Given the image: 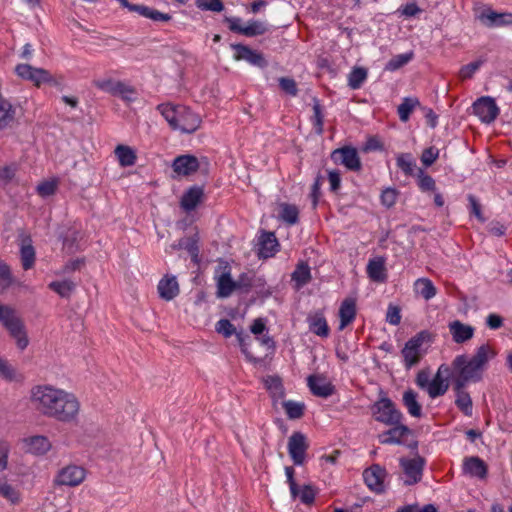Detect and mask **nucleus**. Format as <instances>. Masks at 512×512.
<instances>
[{
    "mask_svg": "<svg viewBox=\"0 0 512 512\" xmlns=\"http://www.w3.org/2000/svg\"><path fill=\"white\" fill-rule=\"evenodd\" d=\"M114 153L121 167L133 166L136 163V151L128 145H117Z\"/></svg>",
    "mask_w": 512,
    "mask_h": 512,
    "instance_id": "33",
    "label": "nucleus"
},
{
    "mask_svg": "<svg viewBox=\"0 0 512 512\" xmlns=\"http://www.w3.org/2000/svg\"><path fill=\"white\" fill-rule=\"evenodd\" d=\"M412 58L413 52L395 55L387 62L385 70L396 71L410 62Z\"/></svg>",
    "mask_w": 512,
    "mask_h": 512,
    "instance_id": "48",
    "label": "nucleus"
},
{
    "mask_svg": "<svg viewBox=\"0 0 512 512\" xmlns=\"http://www.w3.org/2000/svg\"><path fill=\"white\" fill-rule=\"evenodd\" d=\"M392 427L379 434V442L383 445H404L407 448H416L418 443L415 440V433L402 421L399 424L391 425Z\"/></svg>",
    "mask_w": 512,
    "mask_h": 512,
    "instance_id": "6",
    "label": "nucleus"
},
{
    "mask_svg": "<svg viewBox=\"0 0 512 512\" xmlns=\"http://www.w3.org/2000/svg\"><path fill=\"white\" fill-rule=\"evenodd\" d=\"M135 10L136 13H138L142 17L150 19L154 22L167 23L172 20L171 14L163 13L157 9H154L146 5H143L142 7H136Z\"/></svg>",
    "mask_w": 512,
    "mask_h": 512,
    "instance_id": "36",
    "label": "nucleus"
},
{
    "mask_svg": "<svg viewBox=\"0 0 512 512\" xmlns=\"http://www.w3.org/2000/svg\"><path fill=\"white\" fill-rule=\"evenodd\" d=\"M430 337L429 332L421 331L406 342L402 349V356L404 358L406 368L409 369L418 364L421 357L420 347L425 341H429Z\"/></svg>",
    "mask_w": 512,
    "mask_h": 512,
    "instance_id": "9",
    "label": "nucleus"
},
{
    "mask_svg": "<svg viewBox=\"0 0 512 512\" xmlns=\"http://www.w3.org/2000/svg\"><path fill=\"white\" fill-rule=\"evenodd\" d=\"M419 105L416 98H404L402 103L398 106V115L402 122L408 121L414 108Z\"/></svg>",
    "mask_w": 512,
    "mask_h": 512,
    "instance_id": "47",
    "label": "nucleus"
},
{
    "mask_svg": "<svg viewBox=\"0 0 512 512\" xmlns=\"http://www.w3.org/2000/svg\"><path fill=\"white\" fill-rule=\"evenodd\" d=\"M215 330L228 338L236 333L234 325L228 319H221L215 325Z\"/></svg>",
    "mask_w": 512,
    "mask_h": 512,
    "instance_id": "59",
    "label": "nucleus"
},
{
    "mask_svg": "<svg viewBox=\"0 0 512 512\" xmlns=\"http://www.w3.org/2000/svg\"><path fill=\"white\" fill-rule=\"evenodd\" d=\"M397 166L408 176L413 175L416 163L410 154H400L397 157Z\"/></svg>",
    "mask_w": 512,
    "mask_h": 512,
    "instance_id": "52",
    "label": "nucleus"
},
{
    "mask_svg": "<svg viewBox=\"0 0 512 512\" xmlns=\"http://www.w3.org/2000/svg\"><path fill=\"white\" fill-rule=\"evenodd\" d=\"M225 22L229 24L231 31L247 37L263 35L268 31L267 24L258 20L249 21L246 26L241 25V19L237 17H226Z\"/></svg>",
    "mask_w": 512,
    "mask_h": 512,
    "instance_id": "12",
    "label": "nucleus"
},
{
    "mask_svg": "<svg viewBox=\"0 0 512 512\" xmlns=\"http://www.w3.org/2000/svg\"><path fill=\"white\" fill-rule=\"evenodd\" d=\"M13 281L9 266L0 259V293L5 292L13 284Z\"/></svg>",
    "mask_w": 512,
    "mask_h": 512,
    "instance_id": "50",
    "label": "nucleus"
},
{
    "mask_svg": "<svg viewBox=\"0 0 512 512\" xmlns=\"http://www.w3.org/2000/svg\"><path fill=\"white\" fill-rule=\"evenodd\" d=\"M180 107H182V105H172L170 103L159 104L157 106V110L165 118L172 129L177 120V115H179Z\"/></svg>",
    "mask_w": 512,
    "mask_h": 512,
    "instance_id": "42",
    "label": "nucleus"
},
{
    "mask_svg": "<svg viewBox=\"0 0 512 512\" xmlns=\"http://www.w3.org/2000/svg\"><path fill=\"white\" fill-rule=\"evenodd\" d=\"M15 118V110L11 103L0 96V130L10 126Z\"/></svg>",
    "mask_w": 512,
    "mask_h": 512,
    "instance_id": "38",
    "label": "nucleus"
},
{
    "mask_svg": "<svg viewBox=\"0 0 512 512\" xmlns=\"http://www.w3.org/2000/svg\"><path fill=\"white\" fill-rule=\"evenodd\" d=\"M313 112H314V115L312 118L313 125H314L316 133L320 135L323 133L324 119H323L321 106L317 99H314Z\"/></svg>",
    "mask_w": 512,
    "mask_h": 512,
    "instance_id": "55",
    "label": "nucleus"
},
{
    "mask_svg": "<svg viewBox=\"0 0 512 512\" xmlns=\"http://www.w3.org/2000/svg\"><path fill=\"white\" fill-rule=\"evenodd\" d=\"M280 403L289 419H300L303 416L305 410V404L303 402L283 400Z\"/></svg>",
    "mask_w": 512,
    "mask_h": 512,
    "instance_id": "41",
    "label": "nucleus"
},
{
    "mask_svg": "<svg viewBox=\"0 0 512 512\" xmlns=\"http://www.w3.org/2000/svg\"><path fill=\"white\" fill-rule=\"evenodd\" d=\"M414 291L423 297L425 300L432 299L436 293L437 289L434 286L433 282L428 278H419L414 282Z\"/></svg>",
    "mask_w": 512,
    "mask_h": 512,
    "instance_id": "37",
    "label": "nucleus"
},
{
    "mask_svg": "<svg viewBox=\"0 0 512 512\" xmlns=\"http://www.w3.org/2000/svg\"><path fill=\"white\" fill-rule=\"evenodd\" d=\"M120 81L113 79H98L93 81V85L98 89L107 92L111 95H116V89Z\"/></svg>",
    "mask_w": 512,
    "mask_h": 512,
    "instance_id": "56",
    "label": "nucleus"
},
{
    "mask_svg": "<svg viewBox=\"0 0 512 512\" xmlns=\"http://www.w3.org/2000/svg\"><path fill=\"white\" fill-rule=\"evenodd\" d=\"M26 448H51L52 444L47 437L43 435H31L21 439L20 443Z\"/></svg>",
    "mask_w": 512,
    "mask_h": 512,
    "instance_id": "44",
    "label": "nucleus"
},
{
    "mask_svg": "<svg viewBox=\"0 0 512 512\" xmlns=\"http://www.w3.org/2000/svg\"><path fill=\"white\" fill-rule=\"evenodd\" d=\"M280 212L279 218L288 225H294L299 219V210L297 206L288 203H281L279 205Z\"/></svg>",
    "mask_w": 512,
    "mask_h": 512,
    "instance_id": "39",
    "label": "nucleus"
},
{
    "mask_svg": "<svg viewBox=\"0 0 512 512\" xmlns=\"http://www.w3.org/2000/svg\"><path fill=\"white\" fill-rule=\"evenodd\" d=\"M370 410L373 419L385 425L399 424L403 420L402 412L382 390L379 399L371 405Z\"/></svg>",
    "mask_w": 512,
    "mask_h": 512,
    "instance_id": "3",
    "label": "nucleus"
},
{
    "mask_svg": "<svg viewBox=\"0 0 512 512\" xmlns=\"http://www.w3.org/2000/svg\"><path fill=\"white\" fill-rule=\"evenodd\" d=\"M473 113L479 117V119L483 123H491L493 122L498 114H499V108L495 102V100L492 97L489 96H483L477 99L473 103Z\"/></svg>",
    "mask_w": 512,
    "mask_h": 512,
    "instance_id": "14",
    "label": "nucleus"
},
{
    "mask_svg": "<svg viewBox=\"0 0 512 512\" xmlns=\"http://www.w3.org/2000/svg\"><path fill=\"white\" fill-rule=\"evenodd\" d=\"M308 386L313 395L327 398L334 393V386L323 376L310 375L307 378Z\"/></svg>",
    "mask_w": 512,
    "mask_h": 512,
    "instance_id": "21",
    "label": "nucleus"
},
{
    "mask_svg": "<svg viewBox=\"0 0 512 512\" xmlns=\"http://www.w3.org/2000/svg\"><path fill=\"white\" fill-rule=\"evenodd\" d=\"M462 470L465 475L479 480H486L488 476V465L477 456L464 458Z\"/></svg>",
    "mask_w": 512,
    "mask_h": 512,
    "instance_id": "18",
    "label": "nucleus"
},
{
    "mask_svg": "<svg viewBox=\"0 0 512 512\" xmlns=\"http://www.w3.org/2000/svg\"><path fill=\"white\" fill-rule=\"evenodd\" d=\"M158 292L162 299L170 301L179 294V285L176 277H164L159 281Z\"/></svg>",
    "mask_w": 512,
    "mask_h": 512,
    "instance_id": "29",
    "label": "nucleus"
},
{
    "mask_svg": "<svg viewBox=\"0 0 512 512\" xmlns=\"http://www.w3.org/2000/svg\"><path fill=\"white\" fill-rule=\"evenodd\" d=\"M200 124V116L191 109L182 106L180 107L179 115H177L173 129L180 130L183 133H193L200 127Z\"/></svg>",
    "mask_w": 512,
    "mask_h": 512,
    "instance_id": "15",
    "label": "nucleus"
},
{
    "mask_svg": "<svg viewBox=\"0 0 512 512\" xmlns=\"http://www.w3.org/2000/svg\"><path fill=\"white\" fill-rule=\"evenodd\" d=\"M61 390L52 385H36L30 390V403L41 415L49 417Z\"/></svg>",
    "mask_w": 512,
    "mask_h": 512,
    "instance_id": "4",
    "label": "nucleus"
},
{
    "mask_svg": "<svg viewBox=\"0 0 512 512\" xmlns=\"http://www.w3.org/2000/svg\"><path fill=\"white\" fill-rule=\"evenodd\" d=\"M57 184L55 181H45L37 186V192L42 197H48L56 192Z\"/></svg>",
    "mask_w": 512,
    "mask_h": 512,
    "instance_id": "63",
    "label": "nucleus"
},
{
    "mask_svg": "<svg viewBox=\"0 0 512 512\" xmlns=\"http://www.w3.org/2000/svg\"><path fill=\"white\" fill-rule=\"evenodd\" d=\"M231 48L235 51L234 59L236 61L244 60L249 64L264 68L267 66V61L265 60L262 53L251 49L249 46L244 44H231Z\"/></svg>",
    "mask_w": 512,
    "mask_h": 512,
    "instance_id": "16",
    "label": "nucleus"
},
{
    "mask_svg": "<svg viewBox=\"0 0 512 512\" xmlns=\"http://www.w3.org/2000/svg\"><path fill=\"white\" fill-rule=\"evenodd\" d=\"M76 283L70 279L52 281L48 288L57 293L60 297L69 299L76 289Z\"/></svg>",
    "mask_w": 512,
    "mask_h": 512,
    "instance_id": "35",
    "label": "nucleus"
},
{
    "mask_svg": "<svg viewBox=\"0 0 512 512\" xmlns=\"http://www.w3.org/2000/svg\"><path fill=\"white\" fill-rule=\"evenodd\" d=\"M402 403L410 416L414 418L422 417V405L418 401V394L414 390L408 389L403 393Z\"/></svg>",
    "mask_w": 512,
    "mask_h": 512,
    "instance_id": "30",
    "label": "nucleus"
},
{
    "mask_svg": "<svg viewBox=\"0 0 512 512\" xmlns=\"http://www.w3.org/2000/svg\"><path fill=\"white\" fill-rule=\"evenodd\" d=\"M263 383L265 388L269 392V395L272 398L274 405L284 400L285 388L283 385L282 378L280 376L268 375L263 379Z\"/></svg>",
    "mask_w": 512,
    "mask_h": 512,
    "instance_id": "22",
    "label": "nucleus"
},
{
    "mask_svg": "<svg viewBox=\"0 0 512 512\" xmlns=\"http://www.w3.org/2000/svg\"><path fill=\"white\" fill-rule=\"evenodd\" d=\"M425 459L418 454H413L400 459V467L405 485H414L421 481Z\"/></svg>",
    "mask_w": 512,
    "mask_h": 512,
    "instance_id": "8",
    "label": "nucleus"
},
{
    "mask_svg": "<svg viewBox=\"0 0 512 512\" xmlns=\"http://www.w3.org/2000/svg\"><path fill=\"white\" fill-rule=\"evenodd\" d=\"M496 356V351L489 345L483 344L479 346L475 354L469 360L481 371L483 374L488 362Z\"/></svg>",
    "mask_w": 512,
    "mask_h": 512,
    "instance_id": "24",
    "label": "nucleus"
},
{
    "mask_svg": "<svg viewBox=\"0 0 512 512\" xmlns=\"http://www.w3.org/2000/svg\"><path fill=\"white\" fill-rule=\"evenodd\" d=\"M480 20L488 27H499L512 24V13H497L487 10L481 13Z\"/></svg>",
    "mask_w": 512,
    "mask_h": 512,
    "instance_id": "27",
    "label": "nucleus"
},
{
    "mask_svg": "<svg viewBox=\"0 0 512 512\" xmlns=\"http://www.w3.org/2000/svg\"><path fill=\"white\" fill-rule=\"evenodd\" d=\"M385 477L386 470L378 464H374L363 471V480L365 484L370 490L376 493L384 491Z\"/></svg>",
    "mask_w": 512,
    "mask_h": 512,
    "instance_id": "17",
    "label": "nucleus"
},
{
    "mask_svg": "<svg viewBox=\"0 0 512 512\" xmlns=\"http://www.w3.org/2000/svg\"><path fill=\"white\" fill-rule=\"evenodd\" d=\"M309 330L317 336L327 338L330 329L322 312H315L307 317Z\"/></svg>",
    "mask_w": 512,
    "mask_h": 512,
    "instance_id": "28",
    "label": "nucleus"
},
{
    "mask_svg": "<svg viewBox=\"0 0 512 512\" xmlns=\"http://www.w3.org/2000/svg\"><path fill=\"white\" fill-rule=\"evenodd\" d=\"M308 446L306 436L301 432H294L289 438L287 448H307Z\"/></svg>",
    "mask_w": 512,
    "mask_h": 512,
    "instance_id": "61",
    "label": "nucleus"
},
{
    "mask_svg": "<svg viewBox=\"0 0 512 512\" xmlns=\"http://www.w3.org/2000/svg\"><path fill=\"white\" fill-rule=\"evenodd\" d=\"M21 263L24 270L31 269L35 262V250L31 244H23L20 250Z\"/></svg>",
    "mask_w": 512,
    "mask_h": 512,
    "instance_id": "49",
    "label": "nucleus"
},
{
    "mask_svg": "<svg viewBox=\"0 0 512 512\" xmlns=\"http://www.w3.org/2000/svg\"><path fill=\"white\" fill-rule=\"evenodd\" d=\"M135 94H136V91H135V89L132 86L127 85L124 82L120 81L118 86H117L116 95L115 96H119L123 100L131 102V101L134 100V95Z\"/></svg>",
    "mask_w": 512,
    "mask_h": 512,
    "instance_id": "58",
    "label": "nucleus"
},
{
    "mask_svg": "<svg viewBox=\"0 0 512 512\" xmlns=\"http://www.w3.org/2000/svg\"><path fill=\"white\" fill-rule=\"evenodd\" d=\"M15 73L20 78L31 81L37 87H40L42 84L61 85V82L51 75L48 70L35 68L29 64H18L15 67Z\"/></svg>",
    "mask_w": 512,
    "mask_h": 512,
    "instance_id": "7",
    "label": "nucleus"
},
{
    "mask_svg": "<svg viewBox=\"0 0 512 512\" xmlns=\"http://www.w3.org/2000/svg\"><path fill=\"white\" fill-rule=\"evenodd\" d=\"M86 478V471L83 467L68 465L62 468L53 480L56 486L76 487Z\"/></svg>",
    "mask_w": 512,
    "mask_h": 512,
    "instance_id": "11",
    "label": "nucleus"
},
{
    "mask_svg": "<svg viewBox=\"0 0 512 512\" xmlns=\"http://www.w3.org/2000/svg\"><path fill=\"white\" fill-rule=\"evenodd\" d=\"M236 291L235 280L232 278L230 270L224 271L217 278V297L228 298Z\"/></svg>",
    "mask_w": 512,
    "mask_h": 512,
    "instance_id": "31",
    "label": "nucleus"
},
{
    "mask_svg": "<svg viewBox=\"0 0 512 512\" xmlns=\"http://www.w3.org/2000/svg\"><path fill=\"white\" fill-rule=\"evenodd\" d=\"M449 379L452 381L449 365L441 364L433 379H430V384L427 391L428 395L431 398L444 395L449 388Z\"/></svg>",
    "mask_w": 512,
    "mask_h": 512,
    "instance_id": "13",
    "label": "nucleus"
},
{
    "mask_svg": "<svg viewBox=\"0 0 512 512\" xmlns=\"http://www.w3.org/2000/svg\"><path fill=\"white\" fill-rule=\"evenodd\" d=\"M279 243L274 232H262L259 238V256L269 258L278 251Z\"/></svg>",
    "mask_w": 512,
    "mask_h": 512,
    "instance_id": "25",
    "label": "nucleus"
},
{
    "mask_svg": "<svg viewBox=\"0 0 512 512\" xmlns=\"http://www.w3.org/2000/svg\"><path fill=\"white\" fill-rule=\"evenodd\" d=\"M454 389L465 388L468 383L480 382L483 374L467 355H457L449 365Z\"/></svg>",
    "mask_w": 512,
    "mask_h": 512,
    "instance_id": "1",
    "label": "nucleus"
},
{
    "mask_svg": "<svg viewBox=\"0 0 512 512\" xmlns=\"http://www.w3.org/2000/svg\"><path fill=\"white\" fill-rule=\"evenodd\" d=\"M203 197V187L194 185L183 194L180 205L186 212L193 211L202 202Z\"/></svg>",
    "mask_w": 512,
    "mask_h": 512,
    "instance_id": "23",
    "label": "nucleus"
},
{
    "mask_svg": "<svg viewBox=\"0 0 512 512\" xmlns=\"http://www.w3.org/2000/svg\"><path fill=\"white\" fill-rule=\"evenodd\" d=\"M199 240H200V237H199V234L198 232H195L193 235L191 236H186V237H183L181 239H179L178 243L177 244H174L172 245V247L174 249H184L186 250L192 260L195 262V263H198L199 261Z\"/></svg>",
    "mask_w": 512,
    "mask_h": 512,
    "instance_id": "26",
    "label": "nucleus"
},
{
    "mask_svg": "<svg viewBox=\"0 0 512 512\" xmlns=\"http://www.w3.org/2000/svg\"><path fill=\"white\" fill-rule=\"evenodd\" d=\"M456 392V406L466 415H472V399L468 392L465 391V388L454 389Z\"/></svg>",
    "mask_w": 512,
    "mask_h": 512,
    "instance_id": "40",
    "label": "nucleus"
},
{
    "mask_svg": "<svg viewBox=\"0 0 512 512\" xmlns=\"http://www.w3.org/2000/svg\"><path fill=\"white\" fill-rule=\"evenodd\" d=\"M439 151L435 147L426 148L421 156L422 163L428 167L431 166L438 158Z\"/></svg>",
    "mask_w": 512,
    "mask_h": 512,
    "instance_id": "64",
    "label": "nucleus"
},
{
    "mask_svg": "<svg viewBox=\"0 0 512 512\" xmlns=\"http://www.w3.org/2000/svg\"><path fill=\"white\" fill-rule=\"evenodd\" d=\"M448 329L453 342L456 344H463L468 342L474 337L475 333V328L473 326L465 324L460 320L449 322Z\"/></svg>",
    "mask_w": 512,
    "mask_h": 512,
    "instance_id": "19",
    "label": "nucleus"
},
{
    "mask_svg": "<svg viewBox=\"0 0 512 512\" xmlns=\"http://www.w3.org/2000/svg\"><path fill=\"white\" fill-rule=\"evenodd\" d=\"M331 160L337 165H343L350 171H360L362 163L357 149L351 146H344L335 149L331 153Z\"/></svg>",
    "mask_w": 512,
    "mask_h": 512,
    "instance_id": "10",
    "label": "nucleus"
},
{
    "mask_svg": "<svg viewBox=\"0 0 512 512\" xmlns=\"http://www.w3.org/2000/svg\"><path fill=\"white\" fill-rule=\"evenodd\" d=\"M484 62V59H478L467 65L462 66L459 71V78L463 81L471 79L474 76V74L480 69V67L484 64Z\"/></svg>",
    "mask_w": 512,
    "mask_h": 512,
    "instance_id": "51",
    "label": "nucleus"
},
{
    "mask_svg": "<svg viewBox=\"0 0 512 512\" xmlns=\"http://www.w3.org/2000/svg\"><path fill=\"white\" fill-rule=\"evenodd\" d=\"M356 316V305L352 299H345L339 309L340 326L339 329H344L349 325Z\"/></svg>",
    "mask_w": 512,
    "mask_h": 512,
    "instance_id": "34",
    "label": "nucleus"
},
{
    "mask_svg": "<svg viewBox=\"0 0 512 512\" xmlns=\"http://www.w3.org/2000/svg\"><path fill=\"white\" fill-rule=\"evenodd\" d=\"M398 198V192L396 189L393 188H387L382 191L380 199L382 205H384L387 208H391L395 205Z\"/></svg>",
    "mask_w": 512,
    "mask_h": 512,
    "instance_id": "60",
    "label": "nucleus"
},
{
    "mask_svg": "<svg viewBox=\"0 0 512 512\" xmlns=\"http://www.w3.org/2000/svg\"><path fill=\"white\" fill-rule=\"evenodd\" d=\"M367 274L369 278L374 282H386L387 273L383 258H375L370 260L367 265Z\"/></svg>",
    "mask_w": 512,
    "mask_h": 512,
    "instance_id": "32",
    "label": "nucleus"
},
{
    "mask_svg": "<svg viewBox=\"0 0 512 512\" xmlns=\"http://www.w3.org/2000/svg\"><path fill=\"white\" fill-rule=\"evenodd\" d=\"M172 168L178 175L188 176L199 169V161L193 155H180L174 159Z\"/></svg>",
    "mask_w": 512,
    "mask_h": 512,
    "instance_id": "20",
    "label": "nucleus"
},
{
    "mask_svg": "<svg viewBox=\"0 0 512 512\" xmlns=\"http://www.w3.org/2000/svg\"><path fill=\"white\" fill-rule=\"evenodd\" d=\"M253 286H254L253 277L249 276L246 273H242L241 275H239L237 280H235L236 291L248 293Z\"/></svg>",
    "mask_w": 512,
    "mask_h": 512,
    "instance_id": "57",
    "label": "nucleus"
},
{
    "mask_svg": "<svg viewBox=\"0 0 512 512\" xmlns=\"http://www.w3.org/2000/svg\"><path fill=\"white\" fill-rule=\"evenodd\" d=\"M56 401L50 411L49 418H54L60 422H72L76 419L80 410V403L74 394L62 389L61 395L58 396Z\"/></svg>",
    "mask_w": 512,
    "mask_h": 512,
    "instance_id": "5",
    "label": "nucleus"
},
{
    "mask_svg": "<svg viewBox=\"0 0 512 512\" xmlns=\"http://www.w3.org/2000/svg\"><path fill=\"white\" fill-rule=\"evenodd\" d=\"M0 377L8 382L19 381L21 379L16 369L7 360L1 366Z\"/></svg>",
    "mask_w": 512,
    "mask_h": 512,
    "instance_id": "54",
    "label": "nucleus"
},
{
    "mask_svg": "<svg viewBox=\"0 0 512 512\" xmlns=\"http://www.w3.org/2000/svg\"><path fill=\"white\" fill-rule=\"evenodd\" d=\"M195 5L202 11L221 12L224 9L221 0H196Z\"/></svg>",
    "mask_w": 512,
    "mask_h": 512,
    "instance_id": "53",
    "label": "nucleus"
},
{
    "mask_svg": "<svg viewBox=\"0 0 512 512\" xmlns=\"http://www.w3.org/2000/svg\"><path fill=\"white\" fill-rule=\"evenodd\" d=\"M0 323L16 340L18 348L24 350L28 345V338L23 321L18 317L13 307L0 303Z\"/></svg>",
    "mask_w": 512,
    "mask_h": 512,
    "instance_id": "2",
    "label": "nucleus"
},
{
    "mask_svg": "<svg viewBox=\"0 0 512 512\" xmlns=\"http://www.w3.org/2000/svg\"><path fill=\"white\" fill-rule=\"evenodd\" d=\"M280 88L291 96H296L298 93L297 84L294 79L282 77L279 79Z\"/></svg>",
    "mask_w": 512,
    "mask_h": 512,
    "instance_id": "62",
    "label": "nucleus"
},
{
    "mask_svg": "<svg viewBox=\"0 0 512 512\" xmlns=\"http://www.w3.org/2000/svg\"><path fill=\"white\" fill-rule=\"evenodd\" d=\"M0 496L11 504L20 502V492L4 479H0Z\"/></svg>",
    "mask_w": 512,
    "mask_h": 512,
    "instance_id": "43",
    "label": "nucleus"
},
{
    "mask_svg": "<svg viewBox=\"0 0 512 512\" xmlns=\"http://www.w3.org/2000/svg\"><path fill=\"white\" fill-rule=\"evenodd\" d=\"M367 78V70L355 67L348 75V85L351 89H359Z\"/></svg>",
    "mask_w": 512,
    "mask_h": 512,
    "instance_id": "46",
    "label": "nucleus"
},
{
    "mask_svg": "<svg viewBox=\"0 0 512 512\" xmlns=\"http://www.w3.org/2000/svg\"><path fill=\"white\" fill-rule=\"evenodd\" d=\"M292 280L295 281L298 286L307 284L311 280L310 267L304 262L299 263L292 273Z\"/></svg>",
    "mask_w": 512,
    "mask_h": 512,
    "instance_id": "45",
    "label": "nucleus"
}]
</instances>
